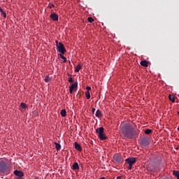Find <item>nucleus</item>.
<instances>
[{
	"label": "nucleus",
	"instance_id": "f257e3e1",
	"mask_svg": "<svg viewBox=\"0 0 179 179\" xmlns=\"http://www.w3.org/2000/svg\"><path fill=\"white\" fill-rule=\"evenodd\" d=\"M120 131L124 137L127 139H133L136 137L137 132L133 127L122 123Z\"/></svg>",
	"mask_w": 179,
	"mask_h": 179
},
{
	"label": "nucleus",
	"instance_id": "f03ea898",
	"mask_svg": "<svg viewBox=\"0 0 179 179\" xmlns=\"http://www.w3.org/2000/svg\"><path fill=\"white\" fill-rule=\"evenodd\" d=\"M12 166L4 160H0V174H5L10 172Z\"/></svg>",
	"mask_w": 179,
	"mask_h": 179
},
{
	"label": "nucleus",
	"instance_id": "7ed1b4c3",
	"mask_svg": "<svg viewBox=\"0 0 179 179\" xmlns=\"http://www.w3.org/2000/svg\"><path fill=\"white\" fill-rule=\"evenodd\" d=\"M96 133L98 134V137L100 140L104 141L107 139L106 136L103 134L104 133V129L103 127H100L96 129Z\"/></svg>",
	"mask_w": 179,
	"mask_h": 179
},
{
	"label": "nucleus",
	"instance_id": "20e7f679",
	"mask_svg": "<svg viewBox=\"0 0 179 179\" xmlns=\"http://www.w3.org/2000/svg\"><path fill=\"white\" fill-rule=\"evenodd\" d=\"M139 144L141 145V146L142 148H145L147 146H148L150 145V139L148 137H144L142 138L140 141H139Z\"/></svg>",
	"mask_w": 179,
	"mask_h": 179
},
{
	"label": "nucleus",
	"instance_id": "39448f33",
	"mask_svg": "<svg viewBox=\"0 0 179 179\" xmlns=\"http://www.w3.org/2000/svg\"><path fill=\"white\" fill-rule=\"evenodd\" d=\"M56 47H57V51L58 52L62 53V55H64V53L66 52L64 48V45H63L62 42H59V43H57Z\"/></svg>",
	"mask_w": 179,
	"mask_h": 179
},
{
	"label": "nucleus",
	"instance_id": "423d86ee",
	"mask_svg": "<svg viewBox=\"0 0 179 179\" xmlns=\"http://www.w3.org/2000/svg\"><path fill=\"white\" fill-rule=\"evenodd\" d=\"M113 159H114V160H115L117 164H120V163H122V162L124 161L122 157L120 155H118V154H115V155L113 156Z\"/></svg>",
	"mask_w": 179,
	"mask_h": 179
},
{
	"label": "nucleus",
	"instance_id": "0eeeda50",
	"mask_svg": "<svg viewBox=\"0 0 179 179\" xmlns=\"http://www.w3.org/2000/svg\"><path fill=\"white\" fill-rule=\"evenodd\" d=\"M14 174L17 176L18 178L17 179H22V177L24 176V173L22 171H14Z\"/></svg>",
	"mask_w": 179,
	"mask_h": 179
},
{
	"label": "nucleus",
	"instance_id": "6e6552de",
	"mask_svg": "<svg viewBox=\"0 0 179 179\" xmlns=\"http://www.w3.org/2000/svg\"><path fill=\"white\" fill-rule=\"evenodd\" d=\"M125 162L127 163H128L130 165H133L134 163H136V158L135 157H129V158H127Z\"/></svg>",
	"mask_w": 179,
	"mask_h": 179
},
{
	"label": "nucleus",
	"instance_id": "1a4fd4ad",
	"mask_svg": "<svg viewBox=\"0 0 179 179\" xmlns=\"http://www.w3.org/2000/svg\"><path fill=\"white\" fill-rule=\"evenodd\" d=\"M78 88V83H76L69 87V92L70 94H73V91H76Z\"/></svg>",
	"mask_w": 179,
	"mask_h": 179
},
{
	"label": "nucleus",
	"instance_id": "9d476101",
	"mask_svg": "<svg viewBox=\"0 0 179 179\" xmlns=\"http://www.w3.org/2000/svg\"><path fill=\"white\" fill-rule=\"evenodd\" d=\"M50 17L55 22L58 21V15L56 13H52L50 15Z\"/></svg>",
	"mask_w": 179,
	"mask_h": 179
},
{
	"label": "nucleus",
	"instance_id": "9b49d317",
	"mask_svg": "<svg viewBox=\"0 0 179 179\" xmlns=\"http://www.w3.org/2000/svg\"><path fill=\"white\" fill-rule=\"evenodd\" d=\"M72 169L75 171L76 170H79L80 169V166L78 165V164L77 162H75L73 166H72Z\"/></svg>",
	"mask_w": 179,
	"mask_h": 179
},
{
	"label": "nucleus",
	"instance_id": "f8f14e48",
	"mask_svg": "<svg viewBox=\"0 0 179 179\" xmlns=\"http://www.w3.org/2000/svg\"><path fill=\"white\" fill-rule=\"evenodd\" d=\"M141 65L144 67H148V62H147V60H142V62H141Z\"/></svg>",
	"mask_w": 179,
	"mask_h": 179
},
{
	"label": "nucleus",
	"instance_id": "ddd939ff",
	"mask_svg": "<svg viewBox=\"0 0 179 179\" xmlns=\"http://www.w3.org/2000/svg\"><path fill=\"white\" fill-rule=\"evenodd\" d=\"M75 148L77 150H78L79 152H81L82 151V148H81V146L78 144V143H77L76 142L75 143Z\"/></svg>",
	"mask_w": 179,
	"mask_h": 179
},
{
	"label": "nucleus",
	"instance_id": "4468645a",
	"mask_svg": "<svg viewBox=\"0 0 179 179\" xmlns=\"http://www.w3.org/2000/svg\"><path fill=\"white\" fill-rule=\"evenodd\" d=\"M81 68H82L81 64H78V65L76 66V69H75V72H76V73H78L79 71L81 69Z\"/></svg>",
	"mask_w": 179,
	"mask_h": 179
},
{
	"label": "nucleus",
	"instance_id": "2eb2a0df",
	"mask_svg": "<svg viewBox=\"0 0 179 179\" xmlns=\"http://www.w3.org/2000/svg\"><path fill=\"white\" fill-rule=\"evenodd\" d=\"M96 117H98V118H100L102 117V113L101 112L98 110L96 112Z\"/></svg>",
	"mask_w": 179,
	"mask_h": 179
},
{
	"label": "nucleus",
	"instance_id": "dca6fc26",
	"mask_svg": "<svg viewBox=\"0 0 179 179\" xmlns=\"http://www.w3.org/2000/svg\"><path fill=\"white\" fill-rule=\"evenodd\" d=\"M55 148L57 150H59L61 149V145L57 143H55Z\"/></svg>",
	"mask_w": 179,
	"mask_h": 179
},
{
	"label": "nucleus",
	"instance_id": "f3484780",
	"mask_svg": "<svg viewBox=\"0 0 179 179\" xmlns=\"http://www.w3.org/2000/svg\"><path fill=\"white\" fill-rule=\"evenodd\" d=\"M173 173L177 178H179V171H173Z\"/></svg>",
	"mask_w": 179,
	"mask_h": 179
},
{
	"label": "nucleus",
	"instance_id": "a211bd4d",
	"mask_svg": "<svg viewBox=\"0 0 179 179\" xmlns=\"http://www.w3.org/2000/svg\"><path fill=\"white\" fill-rule=\"evenodd\" d=\"M59 57L63 59V62L66 63V59L64 56H63L62 53L59 55Z\"/></svg>",
	"mask_w": 179,
	"mask_h": 179
},
{
	"label": "nucleus",
	"instance_id": "6ab92c4d",
	"mask_svg": "<svg viewBox=\"0 0 179 179\" xmlns=\"http://www.w3.org/2000/svg\"><path fill=\"white\" fill-rule=\"evenodd\" d=\"M85 96H86V98H87V100H89L90 99L91 96H90V94L89 91H87L85 92Z\"/></svg>",
	"mask_w": 179,
	"mask_h": 179
},
{
	"label": "nucleus",
	"instance_id": "aec40b11",
	"mask_svg": "<svg viewBox=\"0 0 179 179\" xmlns=\"http://www.w3.org/2000/svg\"><path fill=\"white\" fill-rule=\"evenodd\" d=\"M61 115H62V117H66V110H62V111H61Z\"/></svg>",
	"mask_w": 179,
	"mask_h": 179
},
{
	"label": "nucleus",
	"instance_id": "412c9836",
	"mask_svg": "<svg viewBox=\"0 0 179 179\" xmlns=\"http://www.w3.org/2000/svg\"><path fill=\"white\" fill-rule=\"evenodd\" d=\"M152 132V131L151 129H146L145 131V134H147V135H149L150 134H151Z\"/></svg>",
	"mask_w": 179,
	"mask_h": 179
},
{
	"label": "nucleus",
	"instance_id": "4be33fe9",
	"mask_svg": "<svg viewBox=\"0 0 179 179\" xmlns=\"http://www.w3.org/2000/svg\"><path fill=\"white\" fill-rule=\"evenodd\" d=\"M20 106L22 108H27V105L24 103H22L20 104Z\"/></svg>",
	"mask_w": 179,
	"mask_h": 179
},
{
	"label": "nucleus",
	"instance_id": "5701e85b",
	"mask_svg": "<svg viewBox=\"0 0 179 179\" xmlns=\"http://www.w3.org/2000/svg\"><path fill=\"white\" fill-rule=\"evenodd\" d=\"M87 20H88V21H89L90 23H92V22H94V19H93L92 17H89L87 18Z\"/></svg>",
	"mask_w": 179,
	"mask_h": 179
},
{
	"label": "nucleus",
	"instance_id": "b1692460",
	"mask_svg": "<svg viewBox=\"0 0 179 179\" xmlns=\"http://www.w3.org/2000/svg\"><path fill=\"white\" fill-rule=\"evenodd\" d=\"M169 99L171 101H173V103L175 102V98L173 96H172L171 95L169 96Z\"/></svg>",
	"mask_w": 179,
	"mask_h": 179
},
{
	"label": "nucleus",
	"instance_id": "393cba45",
	"mask_svg": "<svg viewBox=\"0 0 179 179\" xmlns=\"http://www.w3.org/2000/svg\"><path fill=\"white\" fill-rule=\"evenodd\" d=\"M1 14L4 18H6V13L5 11L1 12Z\"/></svg>",
	"mask_w": 179,
	"mask_h": 179
},
{
	"label": "nucleus",
	"instance_id": "a878e982",
	"mask_svg": "<svg viewBox=\"0 0 179 179\" xmlns=\"http://www.w3.org/2000/svg\"><path fill=\"white\" fill-rule=\"evenodd\" d=\"M69 82L70 83H73V80L72 77H69Z\"/></svg>",
	"mask_w": 179,
	"mask_h": 179
},
{
	"label": "nucleus",
	"instance_id": "bb28decb",
	"mask_svg": "<svg viewBox=\"0 0 179 179\" xmlns=\"http://www.w3.org/2000/svg\"><path fill=\"white\" fill-rule=\"evenodd\" d=\"M50 80V77H46V78L45 79V81L46 83H48Z\"/></svg>",
	"mask_w": 179,
	"mask_h": 179
},
{
	"label": "nucleus",
	"instance_id": "cd10ccee",
	"mask_svg": "<svg viewBox=\"0 0 179 179\" xmlns=\"http://www.w3.org/2000/svg\"><path fill=\"white\" fill-rule=\"evenodd\" d=\"M132 166H133L132 164H129V166H128V169L131 170Z\"/></svg>",
	"mask_w": 179,
	"mask_h": 179
},
{
	"label": "nucleus",
	"instance_id": "c85d7f7f",
	"mask_svg": "<svg viewBox=\"0 0 179 179\" xmlns=\"http://www.w3.org/2000/svg\"><path fill=\"white\" fill-rule=\"evenodd\" d=\"M86 89H87V92H89L91 90V87H87Z\"/></svg>",
	"mask_w": 179,
	"mask_h": 179
},
{
	"label": "nucleus",
	"instance_id": "c756f323",
	"mask_svg": "<svg viewBox=\"0 0 179 179\" xmlns=\"http://www.w3.org/2000/svg\"><path fill=\"white\" fill-rule=\"evenodd\" d=\"M3 11V9H2V8L0 6V12L2 13Z\"/></svg>",
	"mask_w": 179,
	"mask_h": 179
},
{
	"label": "nucleus",
	"instance_id": "7c9ffc66",
	"mask_svg": "<svg viewBox=\"0 0 179 179\" xmlns=\"http://www.w3.org/2000/svg\"><path fill=\"white\" fill-rule=\"evenodd\" d=\"M95 108H92V113L94 114V112H95Z\"/></svg>",
	"mask_w": 179,
	"mask_h": 179
},
{
	"label": "nucleus",
	"instance_id": "2f4dec72",
	"mask_svg": "<svg viewBox=\"0 0 179 179\" xmlns=\"http://www.w3.org/2000/svg\"><path fill=\"white\" fill-rule=\"evenodd\" d=\"M148 170L150 171H153V170L150 169V168H148Z\"/></svg>",
	"mask_w": 179,
	"mask_h": 179
},
{
	"label": "nucleus",
	"instance_id": "473e14b6",
	"mask_svg": "<svg viewBox=\"0 0 179 179\" xmlns=\"http://www.w3.org/2000/svg\"><path fill=\"white\" fill-rule=\"evenodd\" d=\"M121 178H122L121 176H119L117 178V179H121Z\"/></svg>",
	"mask_w": 179,
	"mask_h": 179
},
{
	"label": "nucleus",
	"instance_id": "72a5a7b5",
	"mask_svg": "<svg viewBox=\"0 0 179 179\" xmlns=\"http://www.w3.org/2000/svg\"><path fill=\"white\" fill-rule=\"evenodd\" d=\"M51 8H54V5L53 4L51 5Z\"/></svg>",
	"mask_w": 179,
	"mask_h": 179
},
{
	"label": "nucleus",
	"instance_id": "f704fd0d",
	"mask_svg": "<svg viewBox=\"0 0 179 179\" xmlns=\"http://www.w3.org/2000/svg\"><path fill=\"white\" fill-rule=\"evenodd\" d=\"M56 44H57H57H59V43H58V41H56Z\"/></svg>",
	"mask_w": 179,
	"mask_h": 179
},
{
	"label": "nucleus",
	"instance_id": "c9c22d12",
	"mask_svg": "<svg viewBox=\"0 0 179 179\" xmlns=\"http://www.w3.org/2000/svg\"><path fill=\"white\" fill-rule=\"evenodd\" d=\"M100 179H105V178H104V177H103V178H100Z\"/></svg>",
	"mask_w": 179,
	"mask_h": 179
},
{
	"label": "nucleus",
	"instance_id": "e433bc0d",
	"mask_svg": "<svg viewBox=\"0 0 179 179\" xmlns=\"http://www.w3.org/2000/svg\"><path fill=\"white\" fill-rule=\"evenodd\" d=\"M178 130L179 131V126H178Z\"/></svg>",
	"mask_w": 179,
	"mask_h": 179
},
{
	"label": "nucleus",
	"instance_id": "4c0bfd02",
	"mask_svg": "<svg viewBox=\"0 0 179 179\" xmlns=\"http://www.w3.org/2000/svg\"><path fill=\"white\" fill-rule=\"evenodd\" d=\"M178 114L179 115V112H178Z\"/></svg>",
	"mask_w": 179,
	"mask_h": 179
},
{
	"label": "nucleus",
	"instance_id": "58836bf2",
	"mask_svg": "<svg viewBox=\"0 0 179 179\" xmlns=\"http://www.w3.org/2000/svg\"><path fill=\"white\" fill-rule=\"evenodd\" d=\"M178 179H179V177L178 178Z\"/></svg>",
	"mask_w": 179,
	"mask_h": 179
},
{
	"label": "nucleus",
	"instance_id": "ea45409f",
	"mask_svg": "<svg viewBox=\"0 0 179 179\" xmlns=\"http://www.w3.org/2000/svg\"><path fill=\"white\" fill-rule=\"evenodd\" d=\"M37 179V178H36Z\"/></svg>",
	"mask_w": 179,
	"mask_h": 179
}]
</instances>
